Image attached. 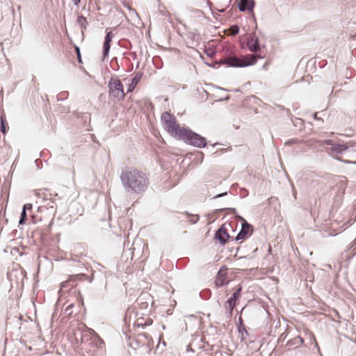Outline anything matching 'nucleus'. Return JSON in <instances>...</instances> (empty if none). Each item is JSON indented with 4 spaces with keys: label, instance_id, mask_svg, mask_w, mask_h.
Masks as SVG:
<instances>
[{
    "label": "nucleus",
    "instance_id": "10",
    "mask_svg": "<svg viewBox=\"0 0 356 356\" xmlns=\"http://www.w3.org/2000/svg\"><path fill=\"white\" fill-rule=\"evenodd\" d=\"M104 344V341L102 339H100L99 337L96 336L95 337L90 339L89 341L83 343V348L85 346H92V348H93L90 349L89 352H90V353L92 354L95 352L96 348H102Z\"/></svg>",
    "mask_w": 356,
    "mask_h": 356
},
{
    "label": "nucleus",
    "instance_id": "14",
    "mask_svg": "<svg viewBox=\"0 0 356 356\" xmlns=\"http://www.w3.org/2000/svg\"><path fill=\"white\" fill-rule=\"evenodd\" d=\"M141 78H142V74L136 73L135 74L134 78L131 79V83L128 85L127 92H131L135 89L136 86L140 82Z\"/></svg>",
    "mask_w": 356,
    "mask_h": 356
},
{
    "label": "nucleus",
    "instance_id": "1",
    "mask_svg": "<svg viewBox=\"0 0 356 356\" xmlns=\"http://www.w3.org/2000/svg\"><path fill=\"white\" fill-rule=\"evenodd\" d=\"M161 121L163 129L172 136L194 146L200 145V136L191 130L181 127L176 118L170 113L164 112L161 115Z\"/></svg>",
    "mask_w": 356,
    "mask_h": 356
},
{
    "label": "nucleus",
    "instance_id": "22",
    "mask_svg": "<svg viewBox=\"0 0 356 356\" xmlns=\"http://www.w3.org/2000/svg\"><path fill=\"white\" fill-rule=\"evenodd\" d=\"M303 342H304V340L300 337H297L294 338L291 341V343H293L297 344V345H301V344L303 343Z\"/></svg>",
    "mask_w": 356,
    "mask_h": 356
},
{
    "label": "nucleus",
    "instance_id": "4",
    "mask_svg": "<svg viewBox=\"0 0 356 356\" xmlns=\"http://www.w3.org/2000/svg\"><path fill=\"white\" fill-rule=\"evenodd\" d=\"M259 55L248 54L241 57L228 56L225 59V63L229 66L235 67H244L254 65L258 58H261Z\"/></svg>",
    "mask_w": 356,
    "mask_h": 356
},
{
    "label": "nucleus",
    "instance_id": "30",
    "mask_svg": "<svg viewBox=\"0 0 356 356\" xmlns=\"http://www.w3.org/2000/svg\"><path fill=\"white\" fill-rule=\"evenodd\" d=\"M325 144H327V145H331V144H332V143H331V140H327V141L325 142Z\"/></svg>",
    "mask_w": 356,
    "mask_h": 356
},
{
    "label": "nucleus",
    "instance_id": "26",
    "mask_svg": "<svg viewBox=\"0 0 356 356\" xmlns=\"http://www.w3.org/2000/svg\"><path fill=\"white\" fill-rule=\"evenodd\" d=\"M192 218H193V219L191 220V221H192L193 223H195V222H197V221H198L199 217H198V216H193V217H192Z\"/></svg>",
    "mask_w": 356,
    "mask_h": 356
},
{
    "label": "nucleus",
    "instance_id": "17",
    "mask_svg": "<svg viewBox=\"0 0 356 356\" xmlns=\"http://www.w3.org/2000/svg\"><path fill=\"white\" fill-rule=\"evenodd\" d=\"M239 28L237 25H233L229 29L225 30V34L227 35H236L238 33Z\"/></svg>",
    "mask_w": 356,
    "mask_h": 356
},
{
    "label": "nucleus",
    "instance_id": "3",
    "mask_svg": "<svg viewBox=\"0 0 356 356\" xmlns=\"http://www.w3.org/2000/svg\"><path fill=\"white\" fill-rule=\"evenodd\" d=\"M56 209L57 204L54 199L43 202L38 207L36 213L32 216L33 222L37 223L41 221L51 222L56 213Z\"/></svg>",
    "mask_w": 356,
    "mask_h": 356
},
{
    "label": "nucleus",
    "instance_id": "5",
    "mask_svg": "<svg viewBox=\"0 0 356 356\" xmlns=\"http://www.w3.org/2000/svg\"><path fill=\"white\" fill-rule=\"evenodd\" d=\"M108 94L111 97L118 100L124 99L125 93L124 92L123 85L117 76L111 78L108 84Z\"/></svg>",
    "mask_w": 356,
    "mask_h": 356
},
{
    "label": "nucleus",
    "instance_id": "15",
    "mask_svg": "<svg viewBox=\"0 0 356 356\" xmlns=\"http://www.w3.org/2000/svg\"><path fill=\"white\" fill-rule=\"evenodd\" d=\"M254 6L252 0H241L238 4L240 10H251Z\"/></svg>",
    "mask_w": 356,
    "mask_h": 356
},
{
    "label": "nucleus",
    "instance_id": "6",
    "mask_svg": "<svg viewBox=\"0 0 356 356\" xmlns=\"http://www.w3.org/2000/svg\"><path fill=\"white\" fill-rule=\"evenodd\" d=\"M86 278V275L83 273L71 275H70L67 280L64 281L60 284V292H65L68 288H72L76 286V282L79 280H83Z\"/></svg>",
    "mask_w": 356,
    "mask_h": 356
},
{
    "label": "nucleus",
    "instance_id": "20",
    "mask_svg": "<svg viewBox=\"0 0 356 356\" xmlns=\"http://www.w3.org/2000/svg\"><path fill=\"white\" fill-rule=\"evenodd\" d=\"M241 286H238L237 289L235 291V292L233 294L232 298L236 300V301L240 298L241 297Z\"/></svg>",
    "mask_w": 356,
    "mask_h": 356
},
{
    "label": "nucleus",
    "instance_id": "25",
    "mask_svg": "<svg viewBox=\"0 0 356 356\" xmlns=\"http://www.w3.org/2000/svg\"><path fill=\"white\" fill-rule=\"evenodd\" d=\"M75 49H76V51L77 53V56H78L79 61L81 63V54H80L79 48L76 47Z\"/></svg>",
    "mask_w": 356,
    "mask_h": 356
},
{
    "label": "nucleus",
    "instance_id": "8",
    "mask_svg": "<svg viewBox=\"0 0 356 356\" xmlns=\"http://www.w3.org/2000/svg\"><path fill=\"white\" fill-rule=\"evenodd\" d=\"M229 282V280L227 277V268L223 267L220 268L218 273L215 282L216 284L218 286H222L228 284Z\"/></svg>",
    "mask_w": 356,
    "mask_h": 356
},
{
    "label": "nucleus",
    "instance_id": "12",
    "mask_svg": "<svg viewBox=\"0 0 356 356\" xmlns=\"http://www.w3.org/2000/svg\"><path fill=\"white\" fill-rule=\"evenodd\" d=\"M35 195L38 198L42 199V202H46L47 201H49V200H53V198L51 197V193L47 188H40L36 190L35 191Z\"/></svg>",
    "mask_w": 356,
    "mask_h": 356
},
{
    "label": "nucleus",
    "instance_id": "13",
    "mask_svg": "<svg viewBox=\"0 0 356 356\" xmlns=\"http://www.w3.org/2000/svg\"><path fill=\"white\" fill-rule=\"evenodd\" d=\"M113 37V34L111 31H109L106 33L105 37V40L104 43V56H106L108 54L109 49L111 48V42L112 38Z\"/></svg>",
    "mask_w": 356,
    "mask_h": 356
},
{
    "label": "nucleus",
    "instance_id": "23",
    "mask_svg": "<svg viewBox=\"0 0 356 356\" xmlns=\"http://www.w3.org/2000/svg\"><path fill=\"white\" fill-rule=\"evenodd\" d=\"M32 208H33L32 204L28 203V204H26L24 205L23 210L25 211L26 210L31 211L32 209Z\"/></svg>",
    "mask_w": 356,
    "mask_h": 356
},
{
    "label": "nucleus",
    "instance_id": "24",
    "mask_svg": "<svg viewBox=\"0 0 356 356\" xmlns=\"http://www.w3.org/2000/svg\"><path fill=\"white\" fill-rule=\"evenodd\" d=\"M205 53H207V54L209 56L211 57V56H213L214 55V54H215V51H214V50H213V49H209V50L206 49V50H205Z\"/></svg>",
    "mask_w": 356,
    "mask_h": 356
},
{
    "label": "nucleus",
    "instance_id": "18",
    "mask_svg": "<svg viewBox=\"0 0 356 356\" xmlns=\"http://www.w3.org/2000/svg\"><path fill=\"white\" fill-rule=\"evenodd\" d=\"M236 304V300L231 298L225 302V307L226 309H229L230 312H232L235 307Z\"/></svg>",
    "mask_w": 356,
    "mask_h": 356
},
{
    "label": "nucleus",
    "instance_id": "11",
    "mask_svg": "<svg viewBox=\"0 0 356 356\" xmlns=\"http://www.w3.org/2000/svg\"><path fill=\"white\" fill-rule=\"evenodd\" d=\"M247 45L251 52H258L260 50L259 39L255 35L250 36L247 42Z\"/></svg>",
    "mask_w": 356,
    "mask_h": 356
},
{
    "label": "nucleus",
    "instance_id": "16",
    "mask_svg": "<svg viewBox=\"0 0 356 356\" xmlns=\"http://www.w3.org/2000/svg\"><path fill=\"white\" fill-rule=\"evenodd\" d=\"M0 120H1V131L3 134H6L8 129H9V127H8V123L6 122L5 113H3L1 115Z\"/></svg>",
    "mask_w": 356,
    "mask_h": 356
},
{
    "label": "nucleus",
    "instance_id": "19",
    "mask_svg": "<svg viewBox=\"0 0 356 356\" xmlns=\"http://www.w3.org/2000/svg\"><path fill=\"white\" fill-rule=\"evenodd\" d=\"M77 22L83 29H86L88 26V22L85 17L81 15L77 18Z\"/></svg>",
    "mask_w": 356,
    "mask_h": 356
},
{
    "label": "nucleus",
    "instance_id": "31",
    "mask_svg": "<svg viewBox=\"0 0 356 356\" xmlns=\"http://www.w3.org/2000/svg\"><path fill=\"white\" fill-rule=\"evenodd\" d=\"M44 214H45V212H43V213H42L41 215L44 216Z\"/></svg>",
    "mask_w": 356,
    "mask_h": 356
},
{
    "label": "nucleus",
    "instance_id": "9",
    "mask_svg": "<svg viewBox=\"0 0 356 356\" xmlns=\"http://www.w3.org/2000/svg\"><path fill=\"white\" fill-rule=\"evenodd\" d=\"M215 237L222 245H225L227 242L229 238V234L225 225H222L216 232Z\"/></svg>",
    "mask_w": 356,
    "mask_h": 356
},
{
    "label": "nucleus",
    "instance_id": "21",
    "mask_svg": "<svg viewBox=\"0 0 356 356\" xmlns=\"http://www.w3.org/2000/svg\"><path fill=\"white\" fill-rule=\"evenodd\" d=\"M26 221V212L24 210H22V212L21 213V218L19 220V224L23 225Z\"/></svg>",
    "mask_w": 356,
    "mask_h": 356
},
{
    "label": "nucleus",
    "instance_id": "7",
    "mask_svg": "<svg viewBox=\"0 0 356 356\" xmlns=\"http://www.w3.org/2000/svg\"><path fill=\"white\" fill-rule=\"evenodd\" d=\"M252 226L248 224L245 220L242 223V229L236 237V240H243L250 236L252 234Z\"/></svg>",
    "mask_w": 356,
    "mask_h": 356
},
{
    "label": "nucleus",
    "instance_id": "29",
    "mask_svg": "<svg viewBox=\"0 0 356 356\" xmlns=\"http://www.w3.org/2000/svg\"><path fill=\"white\" fill-rule=\"evenodd\" d=\"M72 306H73V305H72V304H70V305H68V306L66 307V310H67L68 309L71 308Z\"/></svg>",
    "mask_w": 356,
    "mask_h": 356
},
{
    "label": "nucleus",
    "instance_id": "28",
    "mask_svg": "<svg viewBox=\"0 0 356 356\" xmlns=\"http://www.w3.org/2000/svg\"><path fill=\"white\" fill-rule=\"evenodd\" d=\"M73 1L74 4L77 6L80 3L81 0H73Z\"/></svg>",
    "mask_w": 356,
    "mask_h": 356
},
{
    "label": "nucleus",
    "instance_id": "27",
    "mask_svg": "<svg viewBox=\"0 0 356 356\" xmlns=\"http://www.w3.org/2000/svg\"><path fill=\"white\" fill-rule=\"evenodd\" d=\"M201 141H202V146H205L206 145L205 139L203 137H202Z\"/></svg>",
    "mask_w": 356,
    "mask_h": 356
},
{
    "label": "nucleus",
    "instance_id": "2",
    "mask_svg": "<svg viewBox=\"0 0 356 356\" xmlns=\"http://www.w3.org/2000/svg\"><path fill=\"white\" fill-rule=\"evenodd\" d=\"M121 180L124 186L136 193L143 191L148 185L146 175L134 168L125 169L122 173Z\"/></svg>",
    "mask_w": 356,
    "mask_h": 356
}]
</instances>
